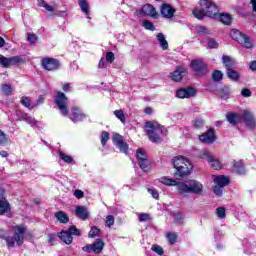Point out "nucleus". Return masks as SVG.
I'll list each match as a JSON object with an SVG mask.
<instances>
[{
  "instance_id": "f257e3e1",
  "label": "nucleus",
  "mask_w": 256,
  "mask_h": 256,
  "mask_svg": "<svg viewBox=\"0 0 256 256\" xmlns=\"http://www.w3.org/2000/svg\"><path fill=\"white\" fill-rule=\"evenodd\" d=\"M200 7L193 10L196 19H203V17L215 19L219 15V7L211 0H200Z\"/></svg>"
},
{
  "instance_id": "f03ea898",
  "label": "nucleus",
  "mask_w": 256,
  "mask_h": 256,
  "mask_svg": "<svg viewBox=\"0 0 256 256\" xmlns=\"http://www.w3.org/2000/svg\"><path fill=\"white\" fill-rule=\"evenodd\" d=\"M145 133L152 143H160L161 138L167 135V128L161 126L159 122H146Z\"/></svg>"
},
{
  "instance_id": "7ed1b4c3",
  "label": "nucleus",
  "mask_w": 256,
  "mask_h": 256,
  "mask_svg": "<svg viewBox=\"0 0 256 256\" xmlns=\"http://www.w3.org/2000/svg\"><path fill=\"white\" fill-rule=\"evenodd\" d=\"M172 165L176 169L179 177H187L193 171V164L183 156L175 157L172 160Z\"/></svg>"
},
{
  "instance_id": "20e7f679",
  "label": "nucleus",
  "mask_w": 256,
  "mask_h": 256,
  "mask_svg": "<svg viewBox=\"0 0 256 256\" xmlns=\"http://www.w3.org/2000/svg\"><path fill=\"white\" fill-rule=\"evenodd\" d=\"M12 231L14 236H8L5 238L8 247H15V243L21 247L23 245V239L25 237V233H27V227L24 225H17L12 227Z\"/></svg>"
},
{
  "instance_id": "39448f33",
  "label": "nucleus",
  "mask_w": 256,
  "mask_h": 256,
  "mask_svg": "<svg viewBox=\"0 0 256 256\" xmlns=\"http://www.w3.org/2000/svg\"><path fill=\"white\" fill-rule=\"evenodd\" d=\"M178 193L185 195V193H193L194 195H201L203 193V184L197 180H190L187 183L178 184Z\"/></svg>"
},
{
  "instance_id": "423d86ee",
  "label": "nucleus",
  "mask_w": 256,
  "mask_h": 256,
  "mask_svg": "<svg viewBox=\"0 0 256 256\" xmlns=\"http://www.w3.org/2000/svg\"><path fill=\"white\" fill-rule=\"evenodd\" d=\"M54 102L61 115L67 117V115H69V98L67 95L61 91H58L54 98Z\"/></svg>"
},
{
  "instance_id": "0eeeda50",
  "label": "nucleus",
  "mask_w": 256,
  "mask_h": 256,
  "mask_svg": "<svg viewBox=\"0 0 256 256\" xmlns=\"http://www.w3.org/2000/svg\"><path fill=\"white\" fill-rule=\"evenodd\" d=\"M230 36L234 41H237L239 45H242V47H245V49H253L255 47V44L253 40L247 34H243L239 30H231Z\"/></svg>"
},
{
  "instance_id": "6e6552de",
  "label": "nucleus",
  "mask_w": 256,
  "mask_h": 256,
  "mask_svg": "<svg viewBox=\"0 0 256 256\" xmlns=\"http://www.w3.org/2000/svg\"><path fill=\"white\" fill-rule=\"evenodd\" d=\"M200 157L201 159H204L205 161H207L210 167L212 169H215V171H220V169H223V163H221V161H219V159L213 156V154H211V152H209L208 150H204L200 154Z\"/></svg>"
},
{
  "instance_id": "1a4fd4ad",
  "label": "nucleus",
  "mask_w": 256,
  "mask_h": 256,
  "mask_svg": "<svg viewBox=\"0 0 256 256\" xmlns=\"http://www.w3.org/2000/svg\"><path fill=\"white\" fill-rule=\"evenodd\" d=\"M22 63H25V58L23 57L12 56L7 58L0 54V67H3L4 69H9V67H13L14 65H21Z\"/></svg>"
},
{
  "instance_id": "9d476101",
  "label": "nucleus",
  "mask_w": 256,
  "mask_h": 256,
  "mask_svg": "<svg viewBox=\"0 0 256 256\" xmlns=\"http://www.w3.org/2000/svg\"><path fill=\"white\" fill-rule=\"evenodd\" d=\"M73 235L76 237L81 235V231H79V229H77L75 226H71L68 230H63L59 237L63 243H66V245H71V243H73Z\"/></svg>"
},
{
  "instance_id": "9b49d317",
  "label": "nucleus",
  "mask_w": 256,
  "mask_h": 256,
  "mask_svg": "<svg viewBox=\"0 0 256 256\" xmlns=\"http://www.w3.org/2000/svg\"><path fill=\"white\" fill-rule=\"evenodd\" d=\"M104 247L105 242H103L101 239H97L93 244L82 247V251H85V253H96L99 255V253L103 251Z\"/></svg>"
},
{
  "instance_id": "f8f14e48",
  "label": "nucleus",
  "mask_w": 256,
  "mask_h": 256,
  "mask_svg": "<svg viewBox=\"0 0 256 256\" xmlns=\"http://www.w3.org/2000/svg\"><path fill=\"white\" fill-rule=\"evenodd\" d=\"M242 119L248 129L251 131H255L256 129V118L255 115H253V112L249 110H243L242 111Z\"/></svg>"
},
{
  "instance_id": "ddd939ff",
  "label": "nucleus",
  "mask_w": 256,
  "mask_h": 256,
  "mask_svg": "<svg viewBox=\"0 0 256 256\" xmlns=\"http://www.w3.org/2000/svg\"><path fill=\"white\" fill-rule=\"evenodd\" d=\"M136 157L138 159L140 169H142V171H149L150 162L147 158V152H145L143 149H138L136 152Z\"/></svg>"
},
{
  "instance_id": "4468645a",
  "label": "nucleus",
  "mask_w": 256,
  "mask_h": 256,
  "mask_svg": "<svg viewBox=\"0 0 256 256\" xmlns=\"http://www.w3.org/2000/svg\"><path fill=\"white\" fill-rule=\"evenodd\" d=\"M190 68L196 73V75H205V73H207V66L203 60H192Z\"/></svg>"
},
{
  "instance_id": "2eb2a0df",
  "label": "nucleus",
  "mask_w": 256,
  "mask_h": 256,
  "mask_svg": "<svg viewBox=\"0 0 256 256\" xmlns=\"http://www.w3.org/2000/svg\"><path fill=\"white\" fill-rule=\"evenodd\" d=\"M112 141L118 149H120L121 153H125L127 155V151H129V145L125 141H123V136L120 134H114L112 137Z\"/></svg>"
},
{
  "instance_id": "dca6fc26",
  "label": "nucleus",
  "mask_w": 256,
  "mask_h": 256,
  "mask_svg": "<svg viewBox=\"0 0 256 256\" xmlns=\"http://www.w3.org/2000/svg\"><path fill=\"white\" fill-rule=\"evenodd\" d=\"M69 118L73 121V123H79V121L87 119V116L85 113H83L82 109L77 106H73Z\"/></svg>"
},
{
  "instance_id": "f3484780",
  "label": "nucleus",
  "mask_w": 256,
  "mask_h": 256,
  "mask_svg": "<svg viewBox=\"0 0 256 256\" xmlns=\"http://www.w3.org/2000/svg\"><path fill=\"white\" fill-rule=\"evenodd\" d=\"M217 136H215V130L209 129L207 132L199 136V140L201 143H206L207 145H211L215 143Z\"/></svg>"
},
{
  "instance_id": "a211bd4d",
  "label": "nucleus",
  "mask_w": 256,
  "mask_h": 256,
  "mask_svg": "<svg viewBox=\"0 0 256 256\" xmlns=\"http://www.w3.org/2000/svg\"><path fill=\"white\" fill-rule=\"evenodd\" d=\"M42 67L46 71H57L59 69V62L55 58H44L42 59Z\"/></svg>"
},
{
  "instance_id": "6ab92c4d",
  "label": "nucleus",
  "mask_w": 256,
  "mask_h": 256,
  "mask_svg": "<svg viewBox=\"0 0 256 256\" xmlns=\"http://www.w3.org/2000/svg\"><path fill=\"white\" fill-rule=\"evenodd\" d=\"M195 95H197V91L194 88H180L176 92L178 99H189L195 97Z\"/></svg>"
},
{
  "instance_id": "aec40b11",
  "label": "nucleus",
  "mask_w": 256,
  "mask_h": 256,
  "mask_svg": "<svg viewBox=\"0 0 256 256\" xmlns=\"http://www.w3.org/2000/svg\"><path fill=\"white\" fill-rule=\"evenodd\" d=\"M161 15L165 17V19H172L173 15H175V8L170 4H163L161 6Z\"/></svg>"
},
{
  "instance_id": "412c9836",
  "label": "nucleus",
  "mask_w": 256,
  "mask_h": 256,
  "mask_svg": "<svg viewBox=\"0 0 256 256\" xmlns=\"http://www.w3.org/2000/svg\"><path fill=\"white\" fill-rule=\"evenodd\" d=\"M212 179L215 183V185H218L220 187H227V185H229L230 183V179L229 177L225 176V175H212Z\"/></svg>"
},
{
  "instance_id": "4be33fe9",
  "label": "nucleus",
  "mask_w": 256,
  "mask_h": 256,
  "mask_svg": "<svg viewBox=\"0 0 256 256\" xmlns=\"http://www.w3.org/2000/svg\"><path fill=\"white\" fill-rule=\"evenodd\" d=\"M232 171L233 173H236V175L247 174V170L245 169V163H243V161H234Z\"/></svg>"
},
{
  "instance_id": "5701e85b",
  "label": "nucleus",
  "mask_w": 256,
  "mask_h": 256,
  "mask_svg": "<svg viewBox=\"0 0 256 256\" xmlns=\"http://www.w3.org/2000/svg\"><path fill=\"white\" fill-rule=\"evenodd\" d=\"M75 213L79 219H82V221L89 219V210H87V207L85 206H76Z\"/></svg>"
},
{
  "instance_id": "b1692460",
  "label": "nucleus",
  "mask_w": 256,
  "mask_h": 256,
  "mask_svg": "<svg viewBox=\"0 0 256 256\" xmlns=\"http://www.w3.org/2000/svg\"><path fill=\"white\" fill-rule=\"evenodd\" d=\"M141 13L143 15H148L149 17H157V10L151 4L142 6Z\"/></svg>"
},
{
  "instance_id": "393cba45",
  "label": "nucleus",
  "mask_w": 256,
  "mask_h": 256,
  "mask_svg": "<svg viewBox=\"0 0 256 256\" xmlns=\"http://www.w3.org/2000/svg\"><path fill=\"white\" fill-rule=\"evenodd\" d=\"M226 118L228 123H230V125H237V123H241V119H243L242 115H239L234 112L227 113Z\"/></svg>"
},
{
  "instance_id": "a878e982",
  "label": "nucleus",
  "mask_w": 256,
  "mask_h": 256,
  "mask_svg": "<svg viewBox=\"0 0 256 256\" xmlns=\"http://www.w3.org/2000/svg\"><path fill=\"white\" fill-rule=\"evenodd\" d=\"M186 69L183 66H178L176 70L172 73V81L179 82L183 79Z\"/></svg>"
},
{
  "instance_id": "bb28decb",
  "label": "nucleus",
  "mask_w": 256,
  "mask_h": 256,
  "mask_svg": "<svg viewBox=\"0 0 256 256\" xmlns=\"http://www.w3.org/2000/svg\"><path fill=\"white\" fill-rule=\"evenodd\" d=\"M159 182L162 183L163 185H166L167 187H177L178 190H179V184L182 183V182H177L172 178H167L165 176L161 177L159 179Z\"/></svg>"
},
{
  "instance_id": "cd10ccee",
  "label": "nucleus",
  "mask_w": 256,
  "mask_h": 256,
  "mask_svg": "<svg viewBox=\"0 0 256 256\" xmlns=\"http://www.w3.org/2000/svg\"><path fill=\"white\" fill-rule=\"evenodd\" d=\"M222 63L224 65V67H226V69L228 71V69H233V67H235L237 62L231 56L223 55L222 56Z\"/></svg>"
},
{
  "instance_id": "c85d7f7f",
  "label": "nucleus",
  "mask_w": 256,
  "mask_h": 256,
  "mask_svg": "<svg viewBox=\"0 0 256 256\" xmlns=\"http://www.w3.org/2000/svg\"><path fill=\"white\" fill-rule=\"evenodd\" d=\"M156 38L161 49H163V51H167L169 49V43L167 42V39H165V35L163 33H158Z\"/></svg>"
},
{
  "instance_id": "c756f323",
  "label": "nucleus",
  "mask_w": 256,
  "mask_h": 256,
  "mask_svg": "<svg viewBox=\"0 0 256 256\" xmlns=\"http://www.w3.org/2000/svg\"><path fill=\"white\" fill-rule=\"evenodd\" d=\"M55 217L57 221H59L60 223H64V224L69 223V216H67V214L63 211L56 212Z\"/></svg>"
},
{
  "instance_id": "7c9ffc66",
  "label": "nucleus",
  "mask_w": 256,
  "mask_h": 256,
  "mask_svg": "<svg viewBox=\"0 0 256 256\" xmlns=\"http://www.w3.org/2000/svg\"><path fill=\"white\" fill-rule=\"evenodd\" d=\"M219 19L221 23H223L224 25H231L233 21V18L231 17V15L227 13L220 14Z\"/></svg>"
},
{
  "instance_id": "2f4dec72",
  "label": "nucleus",
  "mask_w": 256,
  "mask_h": 256,
  "mask_svg": "<svg viewBox=\"0 0 256 256\" xmlns=\"http://www.w3.org/2000/svg\"><path fill=\"white\" fill-rule=\"evenodd\" d=\"M10 207L7 203V200L2 199L0 200V215H5V213H9Z\"/></svg>"
},
{
  "instance_id": "473e14b6",
  "label": "nucleus",
  "mask_w": 256,
  "mask_h": 256,
  "mask_svg": "<svg viewBox=\"0 0 256 256\" xmlns=\"http://www.w3.org/2000/svg\"><path fill=\"white\" fill-rule=\"evenodd\" d=\"M227 76L228 79H231L232 81H237L240 77L239 72H237V70H234L233 68L227 70Z\"/></svg>"
},
{
  "instance_id": "72a5a7b5",
  "label": "nucleus",
  "mask_w": 256,
  "mask_h": 256,
  "mask_svg": "<svg viewBox=\"0 0 256 256\" xmlns=\"http://www.w3.org/2000/svg\"><path fill=\"white\" fill-rule=\"evenodd\" d=\"M78 5L82 12L89 15V3H87V0H78Z\"/></svg>"
},
{
  "instance_id": "f704fd0d",
  "label": "nucleus",
  "mask_w": 256,
  "mask_h": 256,
  "mask_svg": "<svg viewBox=\"0 0 256 256\" xmlns=\"http://www.w3.org/2000/svg\"><path fill=\"white\" fill-rule=\"evenodd\" d=\"M166 238L168 239L170 245H175V243H177V233L175 232H168L166 234Z\"/></svg>"
},
{
  "instance_id": "c9c22d12",
  "label": "nucleus",
  "mask_w": 256,
  "mask_h": 256,
  "mask_svg": "<svg viewBox=\"0 0 256 256\" xmlns=\"http://www.w3.org/2000/svg\"><path fill=\"white\" fill-rule=\"evenodd\" d=\"M229 95H231V88L225 87L219 91V96L221 99H229Z\"/></svg>"
},
{
  "instance_id": "e433bc0d",
  "label": "nucleus",
  "mask_w": 256,
  "mask_h": 256,
  "mask_svg": "<svg viewBox=\"0 0 256 256\" xmlns=\"http://www.w3.org/2000/svg\"><path fill=\"white\" fill-rule=\"evenodd\" d=\"M114 115L117 119H119V121H121V123H123V125H125V123H126L125 112H123V110L114 111Z\"/></svg>"
},
{
  "instance_id": "4c0bfd02",
  "label": "nucleus",
  "mask_w": 256,
  "mask_h": 256,
  "mask_svg": "<svg viewBox=\"0 0 256 256\" xmlns=\"http://www.w3.org/2000/svg\"><path fill=\"white\" fill-rule=\"evenodd\" d=\"M207 47L208 49H218L219 43H217V40H215L214 38H208Z\"/></svg>"
},
{
  "instance_id": "58836bf2",
  "label": "nucleus",
  "mask_w": 256,
  "mask_h": 256,
  "mask_svg": "<svg viewBox=\"0 0 256 256\" xmlns=\"http://www.w3.org/2000/svg\"><path fill=\"white\" fill-rule=\"evenodd\" d=\"M99 233H101V230H99V228H97L96 226L92 227L88 237H90V239H95V237H99Z\"/></svg>"
},
{
  "instance_id": "ea45409f",
  "label": "nucleus",
  "mask_w": 256,
  "mask_h": 256,
  "mask_svg": "<svg viewBox=\"0 0 256 256\" xmlns=\"http://www.w3.org/2000/svg\"><path fill=\"white\" fill-rule=\"evenodd\" d=\"M216 215H217L218 219H225V217H227L225 207L217 208L216 209Z\"/></svg>"
},
{
  "instance_id": "a19ab883",
  "label": "nucleus",
  "mask_w": 256,
  "mask_h": 256,
  "mask_svg": "<svg viewBox=\"0 0 256 256\" xmlns=\"http://www.w3.org/2000/svg\"><path fill=\"white\" fill-rule=\"evenodd\" d=\"M142 27H144V29H147V31H155V25H153V23L149 20H144L142 22Z\"/></svg>"
},
{
  "instance_id": "79ce46f5",
  "label": "nucleus",
  "mask_w": 256,
  "mask_h": 256,
  "mask_svg": "<svg viewBox=\"0 0 256 256\" xmlns=\"http://www.w3.org/2000/svg\"><path fill=\"white\" fill-rule=\"evenodd\" d=\"M59 157L64 161V163H73V157L63 153L62 151L59 152Z\"/></svg>"
},
{
  "instance_id": "37998d69",
  "label": "nucleus",
  "mask_w": 256,
  "mask_h": 256,
  "mask_svg": "<svg viewBox=\"0 0 256 256\" xmlns=\"http://www.w3.org/2000/svg\"><path fill=\"white\" fill-rule=\"evenodd\" d=\"M38 3L40 5V7H44V9H46V11H49L50 13H53V11H55V8H53V6L47 4L44 0H38Z\"/></svg>"
},
{
  "instance_id": "c03bdc74",
  "label": "nucleus",
  "mask_w": 256,
  "mask_h": 256,
  "mask_svg": "<svg viewBox=\"0 0 256 256\" xmlns=\"http://www.w3.org/2000/svg\"><path fill=\"white\" fill-rule=\"evenodd\" d=\"M196 32L198 35H209V33H211L205 26H197Z\"/></svg>"
},
{
  "instance_id": "a18cd8bd",
  "label": "nucleus",
  "mask_w": 256,
  "mask_h": 256,
  "mask_svg": "<svg viewBox=\"0 0 256 256\" xmlns=\"http://www.w3.org/2000/svg\"><path fill=\"white\" fill-rule=\"evenodd\" d=\"M24 121L27 122L28 125H31V127H35V125H37V120H35V118L32 116H29V114L26 115Z\"/></svg>"
},
{
  "instance_id": "49530a36",
  "label": "nucleus",
  "mask_w": 256,
  "mask_h": 256,
  "mask_svg": "<svg viewBox=\"0 0 256 256\" xmlns=\"http://www.w3.org/2000/svg\"><path fill=\"white\" fill-rule=\"evenodd\" d=\"M213 81H221L223 79V72L215 70L212 74Z\"/></svg>"
},
{
  "instance_id": "de8ad7c7",
  "label": "nucleus",
  "mask_w": 256,
  "mask_h": 256,
  "mask_svg": "<svg viewBox=\"0 0 256 256\" xmlns=\"http://www.w3.org/2000/svg\"><path fill=\"white\" fill-rule=\"evenodd\" d=\"M107 141H109V133L107 131H103L101 134V143L103 147L107 145Z\"/></svg>"
},
{
  "instance_id": "09e8293b",
  "label": "nucleus",
  "mask_w": 256,
  "mask_h": 256,
  "mask_svg": "<svg viewBox=\"0 0 256 256\" xmlns=\"http://www.w3.org/2000/svg\"><path fill=\"white\" fill-rule=\"evenodd\" d=\"M106 227H113L115 225V217L113 215H108L106 217Z\"/></svg>"
},
{
  "instance_id": "8fccbe9b",
  "label": "nucleus",
  "mask_w": 256,
  "mask_h": 256,
  "mask_svg": "<svg viewBox=\"0 0 256 256\" xmlns=\"http://www.w3.org/2000/svg\"><path fill=\"white\" fill-rule=\"evenodd\" d=\"M223 189H225L223 186H219L217 184H215L214 188H213V192L218 196L221 197V195H223Z\"/></svg>"
},
{
  "instance_id": "3c124183",
  "label": "nucleus",
  "mask_w": 256,
  "mask_h": 256,
  "mask_svg": "<svg viewBox=\"0 0 256 256\" xmlns=\"http://www.w3.org/2000/svg\"><path fill=\"white\" fill-rule=\"evenodd\" d=\"M21 103L24 107H27V109H31L33 107L31 106V99H29V97H22Z\"/></svg>"
},
{
  "instance_id": "603ef678",
  "label": "nucleus",
  "mask_w": 256,
  "mask_h": 256,
  "mask_svg": "<svg viewBox=\"0 0 256 256\" xmlns=\"http://www.w3.org/2000/svg\"><path fill=\"white\" fill-rule=\"evenodd\" d=\"M9 143V138L3 131L0 130V145H7Z\"/></svg>"
},
{
  "instance_id": "864d4df0",
  "label": "nucleus",
  "mask_w": 256,
  "mask_h": 256,
  "mask_svg": "<svg viewBox=\"0 0 256 256\" xmlns=\"http://www.w3.org/2000/svg\"><path fill=\"white\" fill-rule=\"evenodd\" d=\"M16 117L18 121H25V117H27V113L21 110H16Z\"/></svg>"
},
{
  "instance_id": "5fc2aeb1",
  "label": "nucleus",
  "mask_w": 256,
  "mask_h": 256,
  "mask_svg": "<svg viewBox=\"0 0 256 256\" xmlns=\"http://www.w3.org/2000/svg\"><path fill=\"white\" fill-rule=\"evenodd\" d=\"M148 193L152 195L153 199H159V191L155 188H148Z\"/></svg>"
},
{
  "instance_id": "6e6d98bb",
  "label": "nucleus",
  "mask_w": 256,
  "mask_h": 256,
  "mask_svg": "<svg viewBox=\"0 0 256 256\" xmlns=\"http://www.w3.org/2000/svg\"><path fill=\"white\" fill-rule=\"evenodd\" d=\"M151 249L154 251V253H157L158 255L163 254V247H161L157 244L153 245Z\"/></svg>"
},
{
  "instance_id": "4d7b16f0",
  "label": "nucleus",
  "mask_w": 256,
  "mask_h": 256,
  "mask_svg": "<svg viewBox=\"0 0 256 256\" xmlns=\"http://www.w3.org/2000/svg\"><path fill=\"white\" fill-rule=\"evenodd\" d=\"M204 123L203 120L201 118H197L194 120V127L195 129H201V127H203Z\"/></svg>"
},
{
  "instance_id": "13d9d810",
  "label": "nucleus",
  "mask_w": 256,
  "mask_h": 256,
  "mask_svg": "<svg viewBox=\"0 0 256 256\" xmlns=\"http://www.w3.org/2000/svg\"><path fill=\"white\" fill-rule=\"evenodd\" d=\"M106 61L108 63H113L115 61V54H113V52L106 53Z\"/></svg>"
},
{
  "instance_id": "bf43d9fd",
  "label": "nucleus",
  "mask_w": 256,
  "mask_h": 256,
  "mask_svg": "<svg viewBox=\"0 0 256 256\" xmlns=\"http://www.w3.org/2000/svg\"><path fill=\"white\" fill-rule=\"evenodd\" d=\"M174 219L175 221H177V223H183V219H185V216H183L181 212H178L174 215Z\"/></svg>"
},
{
  "instance_id": "052dcab7",
  "label": "nucleus",
  "mask_w": 256,
  "mask_h": 256,
  "mask_svg": "<svg viewBox=\"0 0 256 256\" xmlns=\"http://www.w3.org/2000/svg\"><path fill=\"white\" fill-rule=\"evenodd\" d=\"M2 91L5 93V95H11V86L8 84H3Z\"/></svg>"
},
{
  "instance_id": "680f3d73",
  "label": "nucleus",
  "mask_w": 256,
  "mask_h": 256,
  "mask_svg": "<svg viewBox=\"0 0 256 256\" xmlns=\"http://www.w3.org/2000/svg\"><path fill=\"white\" fill-rule=\"evenodd\" d=\"M74 196L76 199H83L85 197V193L82 190H75Z\"/></svg>"
},
{
  "instance_id": "e2e57ef3",
  "label": "nucleus",
  "mask_w": 256,
  "mask_h": 256,
  "mask_svg": "<svg viewBox=\"0 0 256 256\" xmlns=\"http://www.w3.org/2000/svg\"><path fill=\"white\" fill-rule=\"evenodd\" d=\"M28 41H29V43H37V35L28 34Z\"/></svg>"
},
{
  "instance_id": "0e129e2a",
  "label": "nucleus",
  "mask_w": 256,
  "mask_h": 256,
  "mask_svg": "<svg viewBox=\"0 0 256 256\" xmlns=\"http://www.w3.org/2000/svg\"><path fill=\"white\" fill-rule=\"evenodd\" d=\"M241 95L242 97H251V90L247 89V88H244L242 91H241Z\"/></svg>"
},
{
  "instance_id": "69168bd1",
  "label": "nucleus",
  "mask_w": 256,
  "mask_h": 256,
  "mask_svg": "<svg viewBox=\"0 0 256 256\" xmlns=\"http://www.w3.org/2000/svg\"><path fill=\"white\" fill-rule=\"evenodd\" d=\"M62 89L65 93H69L71 91V83L63 84Z\"/></svg>"
},
{
  "instance_id": "338daca9",
  "label": "nucleus",
  "mask_w": 256,
  "mask_h": 256,
  "mask_svg": "<svg viewBox=\"0 0 256 256\" xmlns=\"http://www.w3.org/2000/svg\"><path fill=\"white\" fill-rule=\"evenodd\" d=\"M139 221L143 222V221H147V219H149V214H146V213H142V214H139Z\"/></svg>"
},
{
  "instance_id": "774afa93",
  "label": "nucleus",
  "mask_w": 256,
  "mask_h": 256,
  "mask_svg": "<svg viewBox=\"0 0 256 256\" xmlns=\"http://www.w3.org/2000/svg\"><path fill=\"white\" fill-rule=\"evenodd\" d=\"M250 69H251V71H256V61H252L250 63Z\"/></svg>"
}]
</instances>
